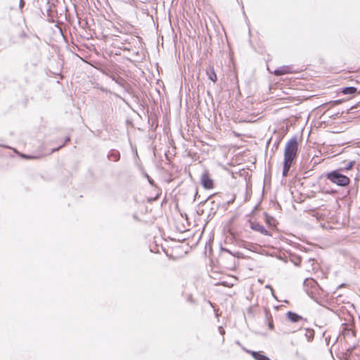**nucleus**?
Segmentation results:
<instances>
[{
  "mask_svg": "<svg viewBox=\"0 0 360 360\" xmlns=\"http://www.w3.org/2000/svg\"><path fill=\"white\" fill-rule=\"evenodd\" d=\"M109 77L124 89H126L127 82L123 77L115 75H109Z\"/></svg>",
  "mask_w": 360,
  "mask_h": 360,
  "instance_id": "8",
  "label": "nucleus"
},
{
  "mask_svg": "<svg viewBox=\"0 0 360 360\" xmlns=\"http://www.w3.org/2000/svg\"><path fill=\"white\" fill-rule=\"evenodd\" d=\"M293 163L283 161V171H282V175L283 176H287L288 174V172L290 169V167H292Z\"/></svg>",
  "mask_w": 360,
  "mask_h": 360,
  "instance_id": "13",
  "label": "nucleus"
},
{
  "mask_svg": "<svg viewBox=\"0 0 360 360\" xmlns=\"http://www.w3.org/2000/svg\"><path fill=\"white\" fill-rule=\"evenodd\" d=\"M355 163L356 162L354 160L350 161L348 163H347V165L345 167H340V168H339V169H342V172L345 171L351 170L353 168V167L354 166Z\"/></svg>",
  "mask_w": 360,
  "mask_h": 360,
  "instance_id": "15",
  "label": "nucleus"
},
{
  "mask_svg": "<svg viewBox=\"0 0 360 360\" xmlns=\"http://www.w3.org/2000/svg\"><path fill=\"white\" fill-rule=\"evenodd\" d=\"M286 316L288 319L292 323H298L300 321H307V319L303 318L302 316L298 314L289 311L286 313Z\"/></svg>",
  "mask_w": 360,
  "mask_h": 360,
  "instance_id": "6",
  "label": "nucleus"
},
{
  "mask_svg": "<svg viewBox=\"0 0 360 360\" xmlns=\"http://www.w3.org/2000/svg\"><path fill=\"white\" fill-rule=\"evenodd\" d=\"M218 330L221 335H224L225 334V330H224L222 326H219Z\"/></svg>",
  "mask_w": 360,
  "mask_h": 360,
  "instance_id": "27",
  "label": "nucleus"
},
{
  "mask_svg": "<svg viewBox=\"0 0 360 360\" xmlns=\"http://www.w3.org/2000/svg\"><path fill=\"white\" fill-rule=\"evenodd\" d=\"M232 256L236 257L237 258H242L243 257V255L240 252H233Z\"/></svg>",
  "mask_w": 360,
  "mask_h": 360,
  "instance_id": "23",
  "label": "nucleus"
},
{
  "mask_svg": "<svg viewBox=\"0 0 360 360\" xmlns=\"http://www.w3.org/2000/svg\"><path fill=\"white\" fill-rule=\"evenodd\" d=\"M291 262L295 265V266H300L301 262H302V258L300 256H295V257H293L292 259H291Z\"/></svg>",
  "mask_w": 360,
  "mask_h": 360,
  "instance_id": "18",
  "label": "nucleus"
},
{
  "mask_svg": "<svg viewBox=\"0 0 360 360\" xmlns=\"http://www.w3.org/2000/svg\"><path fill=\"white\" fill-rule=\"evenodd\" d=\"M266 287L267 288H271V289H272V288H271V287L269 285H267Z\"/></svg>",
  "mask_w": 360,
  "mask_h": 360,
  "instance_id": "35",
  "label": "nucleus"
},
{
  "mask_svg": "<svg viewBox=\"0 0 360 360\" xmlns=\"http://www.w3.org/2000/svg\"><path fill=\"white\" fill-rule=\"evenodd\" d=\"M206 74H207L209 79L212 81L214 83H215L217 81V74H216L213 67L210 66L206 70Z\"/></svg>",
  "mask_w": 360,
  "mask_h": 360,
  "instance_id": "10",
  "label": "nucleus"
},
{
  "mask_svg": "<svg viewBox=\"0 0 360 360\" xmlns=\"http://www.w3.org/2000/svg\"><path fill=\"white\" fill-rule=\"evenodd\" d=\"M143 174L144 176V177H146L148 181V183L153 186H155V181L154 180L145 172H143Z\"/></svg>",
  "mask_w": 360,
  "mask_h": 360,
  "instance_id": "19",
  "label": "nucleus"
},
{
  "mask_svg": "<svg viewBox=\"0 0 360 360\" xmlns=\"http://www.w3.org/2000/svg\"><path fill=\"white\" fill-rule=\"evenodd\" d=\"M23 155V157H24V158H30V156H28V155Z\"/></svg>",
  "mask_w": 360,
  "mask_h": 360,
  "instance_id": "34",
  "label": "nucleus"
},
{
  "mask_svg": "<svg viewBox=\"0 0 360 360\" xmlns=\"http://www.w3.org/2000/svg\"><path fill=\"white\" fill-rule=\"evenodd\" d=\"M211 197H212V195L209 196L207 199L200 201L199 204L203 205V204L206 203L207 202H208L210 200Z\"/></svg>",
  "mask_w": 360,
  "mask_h": 360,
  "instance_id": "28",
  "label": "nucleus"
},
{
  "mask_svg": "<svg viewBox=\"0 0 360 360\" xmlns=\"http://www.w3.org/2000/svg\"><path fill=\"white\" fill-rule=\"evenodd\" d=\"M264 216H265L264 220H265L266 223L269 225H271L272 221H274V217L269 215L267 213H264Z\"/></svg>",
  "mask_w": 360,
  "mask_h": 360,
  "instance_id": "17",
  "label": "nucleus"
},
{
  "mask_svg": "<svg viewBox=\"0 0 360 360\" xmlns=\"http://www.w3.org/2000/svg\"><path fill=\"white\" fill-rule=\"evenodd\" d=\"M200 184L206 190L214 188V184L213 179L210 177L208 171H204L200 176Z\"/></svg>",
  "mask_w": 360,
  "mask_h": 360,
  "instance_id": "3",
  "label": "nucleus"
},
{
  "mask_svg": "<svg viewBox=\"0 0 360 360\" xmlns=\"http://www.w3.org/2000/svg\"><path fill=\"white\" fill-rule=\"evenodd\" d=\"M70 141V136H67L65 139V143L59 146L58 148L52 149V153L56 152V151L58 150L60 148H63L65 146V144L66 143H68V141Z\"/></svg>",
  "mask_w": 360,
  "mask_h": 360,
  "instance_id": "20",
  "label": "nucleus"
},
{
  "mask_svg": "<svg viewBox=\"0 0 360 360\" xmlns=\"http://www.w3.org/2000/svg\"><path fill=\"white\" fill-rule=\"evenodd\" d=\"M221 250L223 251V252H227V253H229V254H230L231 255L233 254V252H231L230 250H229L228 248H226L221 247Z\"/></svg>",
  "mask_w": 360,
  "mask_h": 360,
  "instance_id": "24",
  "label": "nucleus"
},
{
  "mask_svg": "<svg viewBox=\"0 0 360 360\" xmlns=\"http://www.w3.org/2000/svg\"><path fill=\"white\" fill-rule=\"evenodd\" d=\"M307 283H309L310 285H314V284H317L316 281L312 278H306L304 281V283L306 284Z\"/></svg>",
  "mask_w": 360,
  "mask_h": 360,
  "instance_id": "21",
  "label": "nucleus"
},
{
  "mask_svg": "<svg viewBox=\"0 0 360 360\" xmlns=\"http://www.w3.org/2000/svg\"><path fill=\"white\" fill-rule=\"evenodd\" d=\"M101 72L103 75H106V76H108V77H109V75H112L111 74H109L106 70H101Z\"/></svg>",
  "mask_w": 360,
  "mask_h": 360,
  "instance_id": "30",
  "label": "nucleus"
},
{
  "mask_svg": "<svg viewBox=\"0 0 360 360\" xmlns=\"http://www.w3.org/2000/svg\"><path fill=\"white\" fill-rule=\"evenodd\" d=\"M298 147L299 144L297 136L292 137L286 143L283 161L294 163L298 155Z\"/></svg>",
  "mask_w": 360,
  "mask_h": 360,
  "instance_id": "2",
  "label": "nucleus"
},
{
  "mask_svg": "<svg viewBox=\"0 0 360 360\" xmlns=\"http://www.w3.org/2000/svg\"><path fill=\"white\" fill-rule=\"evenodd\" d=\"M217 207H218V206ZM217 209V208L214 209L213 207H211V210H213L214 214L215 213Z\"/></svg>",
  "mask_w": 360,
  "mask_h": 360,
  "instance_id": "33",
  "label": "nucleus"
},
{
  "mask_svg": "<svg viewBox=\"0 0 360 360\" xmlns=\"http://www.w3.org/2000/svg\"><path fill=\"white\" fill-rule=\"evenodd\" d=\"M322 176L340 187H346L349 185L351 181L350 179L342 173V169H339L324 173Z\"/></svg>",
  "mask_w": 360,
  "mask_h": 360,
  "instance_id": "1",
  "label": "nucleus"
},
{
  "mask_svg": "<svg viewBox=\"0 0 360 360\" xmlns=\"http://www.w3.org/2000/svg\"><path fill=\"white\" fill-rule=\"evenodd\" d=\"M120 153L116 149L110 150L107 155V158L112 162H118L120 160Z\"/></svg>",
  "mask_w": 360,
  "mask_h": 360,
  "instance_id": "7",
  "label": "nucleus"
},
{
  "mask_svg": "<svg viewBox=\"0 0 360 360\" xmlns=\"http://www.w3.org/2000/svg\"><path fill=\"white\" fill-rule=\"evenodd\" d=\"M308 262L311 263V266H312V269H314V267L313 266L314 264V259L310 258V259H309Z\"/></svg>",
  "mask_w": 360,
  "mask_h": 360,
  "instance_id": "29",
  "label": "nucleus"
},
{
  "mask_svg": "<svg viewBox=\"0 0 360 360\" xmlns=\"http://www.w3.org/2000/svg\"><path fill=\"white\" fill-rule=\"evenodd\" d=\"M249 352L255 360H271L267 356L264 354L262 352L250 351Z\"/></svg>",
  "mask_w": 360,
  "mask_h": 360,
  "instance_id": "9",
  "label": "nucleus"
},
{
  "mask_svg": "<svg viewBox=\"0 0 360 360\" xmlns=\"http://www.w3.org/2000/svg\"><path fill=\"white\" fill-rule=\"evenodd\" d=\"M219 285H221L225 286V287H231V286H232V285H230L228 283L227 281H221V282L219 283Z\"/></svg>",
  "mask_w": 360,
  "mask_h": 360,
  "instance_id": "25",
  "label": "nucleus"
},
{
  "mask_svg": "<svg viewBox=\"0 0 360 360\" xmlns=\"http://www.w3.org/2000/svg\"><path fill=\"white\" fill-rule=\"evenodd\" d=\"M341 92L345 95L354 94L357 92V88L354 86H345L342 88Z\"/></svg>",
  "mask_w": 360,
  "mask_h": 360,
  "instance_id": "12",
  "label": "nucleus"
},
{
  "mask_svg": "<svg viewBox=\"0 0 360 360\" xmlns=\"http://www.w3.org/2000/svg\"><path fill=\"white\" fill-rule=\"evenodd\" d=\"M305 330L306 333L304 335L307 340H308V342L312 341L314 337V330L310 328H306Z\"/></svg>",
  "mask_w": 360,
  "mask_h": 360,
  "instance_id": "14",
  "label": "nucleus"
},
{
  "mask_svg": "<svg viewBox=\"0 0 360 360\" xmlns=\"http://www.w3.org/2000/svg\"><path fill=\"white\" fill-rule=\"evenodd\" d=\"M342 333L344 335H349L350 333H352V335H354V332L351 328H349L347 325L345 324V327L342 330Z\"/></svg>",
  "mask_w": 360,
  "mask_h": 360,
  "instance_id": "16",
  "label": "nucleus"
},
{
  "mask_svg": "<svg viewBox=\"0 0 360 360\" xmlns=\"http://www.w3.org/2000/svg\"><path fill=\"white\" fill-rule=\"evenodd\" d=\"M250 229L255 231L259 232L262 235L271 236V233L266 228L257 221H250Z\"/></svg>",
  "mask_w": 360,
  "mask_h": 360,
  "instance_id": "4",
  "label": "nucleus"
},
{
  "mask_svg": "<svg viewBox=\"0 0 360 360\" xmlns=\"http://www.w3.org/2000/svg\"><path fill=\"white\" fill-rule=\"evenodd\" d=\"M342 102H343V100L338 99V100L330 101V103H331L333 105H339V104L342 103Z\"/></svg>",
  "mask_w": 360,
  "mask_h": 360,
  "instance_id": "22",
  "label": "nucleus"
},
{
  "mask_svg": "<svg viewBox=\"0 0 360 360\" xmlns=\"http://www.w3.org/2000/svg\"><path fill=\"white\" fill-rule=\"evenodd\" d=\"M25 4V2L24 0H20V1H19V8L20 9H22L24 7Z\"/></svg>",
  "mask_w": 360,
  "mask_h": 360,
  "instance_id": "26",
  "label": "nucleus"
},
{
  "mask_svg": "<svg viewBox=\"0 0 360 360\" xmlns=\"http://www.w3.org/2000/svg\"><path fill=\"white\" fill-rule=\"evenodd\" d=\"M159 198V194H158L156 196H155L154 198L150 199L148 201L149 202H151V201H155L158 198Z\"/></svg>",
  "mask_w": 360,
  "mask_h": 360,
  "instance_id": "31",
  "label": "nucleus"
},
{
  "mask_svg": "<svg viewBox=\"0 0 360 360\" xmlns=\"http://www.w3.org/2000/svg\"><path fill=\"white\" fill-rule=\"evenodd\" d=\"M211 203L214 205V200H212V201L211 202Z\"/></svg>",
  "mask_w": 360,
  "mask_h": 360,
  "instance_id": "36",
  "label": "nucleus"
},
{
  "mask_svg": "<svg viewBox=\"0 0 360 360\" xmlns=\"http://www.w3.org/2000/svg\"><path fill=\"white\" fill-rule=\"evenodd\" d=\"M264 313H265L266 319L268 322V327L270 330H273L274 328V321H273V318H272V316H271L269 310L265 309Z\"/></svg>",
  "mask_w": 360,
  "mask_h": 360,
  "instance_id": "11",
  "label": "nucleus"
},
{
  "mask_svg": "<svg viewBox=\"0 0 360 360\" xmlns=\"http://www.w3.org/2000/svg\"><path fill=\"white\" fill-rule=\"evenodd\" d=\"M198 190H195L193 200H195L197 199V198H198Z\"/></svg>",
  "mask_w": 360,
  "mask_h": 360,
  "instance_id": "32",
  "label": "nucleus"
},
{
  "mask_svg": "<svg viewBox=\"0 0 360 360\" xmlns=\"http://www.w3.org/2000/svg\"><path fill=\"white\" fill-rule=\"evenodd\" d=\"M295 72L293 67L291 65H283L276 69L274 72V75L276 76H282L286 74Z\"/></svg>",
  "mask_w": 360,
  "mask_h": 360,
  "instance_id": "5",
  "label": "nucleus"
}]
</instances>
